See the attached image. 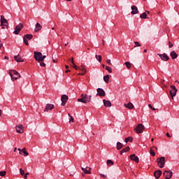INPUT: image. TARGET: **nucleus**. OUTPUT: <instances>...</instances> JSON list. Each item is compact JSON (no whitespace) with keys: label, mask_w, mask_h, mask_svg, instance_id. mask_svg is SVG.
Masks as SVG:
<instances>
[{"label":"nucleus","mask_w":179,"mask_h":179,"mask_svg":"<svg viewBox=\"0 0 179 179\" xmlns=\"http://www.w3.org/2000/svg\"><path fill=\"white\" fill-rule=\"evenodd\" d=\"M100 176L102 177V178H107V176L103 173H101Z\"/></svg>","instance_id":"nucleus-45"},{"label":"nucleus","mask_w":179,"mask_h":179,"mask_svg":"<svg viewBox=\"0 0 179 179\" xmlns=\"http://www.w3.org/2000/svg\"><path fill=\"white\" fill-rule=\"evenodd\" d=\"M170 94L172 99L177 95V88L174 85H171Z\"/></svg>","instance_id":"nucleus-7"},{"label":"nucleus","mask_w":179,"mask_h":179,"mask_svg":"<svg viewBox=\"0 0 179 179\" xmlns=\"http://www.w3.org/2000/svg\"><path fill=\"white\" fill-rule=\"evenodd\" d=\"M40 30H41V24H40V23L37 22L36 24L34 31L36 33H37L38 31H40Z\"/></svg>","instance_id":"nucleus-25"},{"label":"nucleus","mask_w":179,"mask_h":179,"mask_svg":"<svg viewBox=\"0 0 179 179\" xmlns=\"http://www.w3.org/2000/svg\"><path fill=\"white\" fill-rule=\"evenodd\" d=\"M53 62H55V59H53Z\"/></svg>","instance_id":"nucleus-62"},{"label":"nucleus","mask_w":179,"mask_h":179,"mask_svg":"<svg viewBox=\"0 0 179 179\" xmlns=\"http://www.w3.org/2000/svg\"><path fill=\"white\" fill-rule=\"evenodd\" d=\"M27 176H29V173H25L24 178L27 179Z\"/></svg>","instance_id":"nucleus-48"},{"label":"nucleus","mask_w":179,"mask_h":179,"mask_svg":"<svg viewBox=\"0 0 179 179\" xmlns=\"http://www.w3.org/2000/svg\"><path fill=\"white\" fill-rule=\"evenodd\" d=\"M52 30H55V27H52Z\"/></svg>","instance_id":"nucleus-59"},{"label":"nucleus","mask_w":179,"mask_h":179,"mask_svg":"<svg viewBox=\"0 0 179 179\" xmlns=\"http://www.w3.org/2000/svg\"><path fill=\"white\" fill-rule=\"evenodd\" d=\"M24 127L22 124H19V125L16 126V127H15L16 132L17 134H23L24 132Z\"/></svg>","instance_id":"nucleus-10"},{"label":"nucleus","mask_w":179,"mask_h":179,"mask_svg":"<svg viewBox=\"0 0 179 179\" xmlns=\"http://www.w3.org/2000/svg\"><path fill=\"white\" fill-rule=\"evenodd\" d=\"M130 149L129 146H127L124 149L120 150V155H122V153H127V152H129Z\"/></svg>","instance_id":"nucleus-26"},{"label":"nucleus","mask_w":179,"mask_h":179,"mask_svg":"<svg viewBox=\"0 0 179 179\" xmlns=\"http://www.w3.org/2000/svg\"><path fill=\"white\" fill-rule=\"evenodd\" d=\"M95 57L96 58L97 61H99V62H101V55H95Z\"/></svg>","instance_id":"nucleus-36"},{"label":"nucleus","mask_w":179,"mask_h":179,"mask_svg":"<svg viewBox=\"0 0 179 179\" xmlns=\"http://www.w3.org/2000/svg\"><path fill=\"white\" fill-rule=\"evenodd\" d=\"M2 115V110L0 109V117Z\"/></svg>","instance_id":"nucleus-55"},{"label":"nucleus","mask_w":179,"mask_h":179,"mask_svg":"<svg viewBox=\"0 0 179 179\" xmlns=\"http://www.w3.org/2000/svg\"><path fill=\"white\" fill-rule=\"evenodd\" d=\"M117 150H121V149H122V143L117 142Z\"/></svg>","instance_id":"nucleus-31"},{"label":"nucleus","mask_w":179,"mask_h":179,"mask_svg":"<svg viewBox=\"0 0 179 179\" xmlns=\"http://www.w3.org/2000/svg\"><path fill=\"white\" fill-rule=\"evenodd\" d=\"M131 15H137V13H139V10H138V7L136 6H131Z\"/></svg>","instance_id":"nucleus-17"},{"label":"nucleus","mask_w":179,"mask_h":179,"mask_svg":"<svg viewBox=\"0 0 179 179\" xmlns=\"http://www.w3.org/2000/svg\"><path fill=\"white\" fill-rule=\"evenodd\" d=\"M106 69L107 71L109 72V73H113V69H111V67L108 66H106Z\"/></svg>","instance_id":"nucleus-34"},{"label":"nucleus","mask_w":179,"mask_h":179,"mask_svg":"<svg viewBox=\"0 0 179 179\" xmlns=\"http://www.w3.org/2000/svg\"><path fill=\"white\" fill-rule=\"evenodd\" d=\"M150 12L148 10H145V12L143 13L141 15L140 17L141 19H148V15H149Z\"/></svg>","instance_id":"nucleus-21"},{"label":"nucleus","mask_w":179,"mask_h":179,"mask_svg":"<svg viewBox=\"0 0 179 179\" xmlns=\"http://www.w3.org/2000/svg\"><path fill=\"white\" fill-rule=\"evenodd\" d=\"M158 55L159 58L162 59V61H169V59H170V57H169V56L166 53H164L162 55L158 54Z\"/></svg>","instance_id":"nucleus-12"},{"label":"nucleus","mask_w":179,"mask_h":179,"mask_svg":"<svg viewBox=\"0 0 179 179\" xmlns=\"http://www.w3.org/2000/svg\"><path fill=\"white\" fill-rule=\"evenodd\" d=\"M130 159L133 162H135L136 163H139V157L136 156L135 154H132L130 155Z\"/></svg>","instance_id":"nucleus-15"},{"label":"nucleus","mask_w":179,"mask_h":179,"mask_svg":"<svg viewBox=\"0 0 179 179\" xmlns=\"http://www.w3.org/2000/svg\"><path fill=\"white\" fill-rule=\"evenodd\" d=\"M9 75L11 78V80H13V81L17 80V79H19V78H20V73L16 71V70H10Z\"/></svg>","instance_id":"nucleus-2"},{"label":"nucleus","mask_w":179,"mask_h":179,"mask_svg":"<svg viewBox=\"0 0 179 179\" xmlns=\"http://www.w3.org/2000/svg\"><path fill=\"white\" fill-rule=\"evenodd\" d=\"M83 171L85 172V174H92V172H90V170L92 169L90 167L87 166L86 168H81Z\"/></svg>","instance_id":"nucleus-20"},{"label":"nucleus","mask_w":179,"mask_h":179,"mask_svg":"<svg viewBox=\"0 0 179 179\" xmlns=\"http://www.w3.org/2000/svg\"><path fill=\"white\" fill-rule=\"evenodd\" d=\"M62 106H65L66 104V101H68V96L64 94L62 96Z\"/></svg>","instance_id":"nucleus-16"},{"label":"nucleus","mask_w":179,"mask_h":179,"mask_svg":"<svg viewBox=\"0 0 179 179\" xmlns=\"http://www.w3.org/2000/svg\"><path fill=\"white\" fill-rule=\"evenodd\" d=\"M144 130L145 126H143L142 124H138L137 127L134 129V131H136V134H142Z\"/></svg>","instance_id":"nucleus-6"},{"label":"nucleus","mask_w":179,"mask_h":179,"mask_svg":"<svg viewBox=\"0 0 179 179\" xmlns=\"http://www.w3.org/2000/svg\"><path fill=\"white\" fill-rule=\"evenodd\" d=\"M134 44H135V45H136V47H141V43H139V42H138V41H135V42H134Z\"/></svg>","instance_id":"nucleus-41"},{"label":"nucleus","mask_w":179,"mask_h":179,"mask_svg":"<svg viewBox=\"0 0 179 179\" xmlns=\"http://www.w3.org/2000/svg\"><path fill=\"white\" fill-rule=\"evenodd\" d=\"M96 91H97V94L100 96V97H104V96H106V92L104 91V90L101 88H98Z\"/></svg>","instance_id":"nucleus-11"},{"label":"nucleus","mask_w":179,"mask_h":179,"mask_svg":"<svg viewBox=\"0 0 179 179\" xmlns=\"http://www.w3.org/2000/svg\"><path fill=\"white\" fill-rule=\"evenodd\" d=\"M103 106H105L106 107L111 106V101H110L108 100L103 99Z\"/></svg>","instance_id":"nucleus-24"},{"label":"nucleus","mask_w":179,"mask_h":179,"mask_svg":"<svg viewBox=\"0 0 179 179\" xmlns=\"http://www.w3.org/2000/svg\"><path fill=\"white\" fill-rule=\"evenodd\" d=\"M23 29V24L20 23L15 28V31H13L14 34H19L20 33V30Z\"/></svg>","instance_id":"nucleus-8"},{"label":"nucleus","mask_w":179,"mask_h":179,"mask_svg":"<svg viewBox=\"0 0 179 179\" xmlns=\"http://www.w3.org/2000/svg\"><path fill=\"white\" fill-rule=\"evenodd\" d=\"M107 164L108 166H114V162L111 159H108Z\"/></svg>","instance_id":"nucleus-33"},{"label":"nucleus","mask_w":179,"mask_h":179,"mask_svg":"<svg viewBox=\"0 0 179 179\" xmlns=\"http://www.w3.org/2000/svg\"><path fill=\"white\" fill-rule=\"evenodd\" d=\"M151 156H156V153H155V150L150 149V152Z\"/></svg>","instance_id":"nucleus-38"},{"label":"nucleus","mask_w":179,"mask_h":179,"mask_svg":"<svg viewBox=\"0 0 179 179\" xmlns=\"http://www.w3.org/2000/svg\"><path fill=\"white\" fill-rule=\"evenodd\" d=\"M103 80H104V82H106V83H108V82L110 80V76L106 75V76H103Z\"/></svg>","instance_id":"nucleus-28"},{"label":"nucleus","mask_w":179,"mask_h":179,"mask_svg":"<svg viewBox=\"0 0 179 179\" xmlns=\"http://www.w3.org/2000/svg\"><path fill=\"white\" fill-rule=\"evenodd\" d=\"M24 43L25 45H28V44H29V41H27V39L26 38H24Z\"/></svg>","instance_id":"nucleus-40"},{"label":"nucleus","mask_w":179,"mask_h":179,"mask_svg":"<svg viewBox=\"0 0 179 179\" xmlns=\"http://www.w3.org/2000/svg\"><path fill=\"white\" fill-rule=\"evenodd\" d=\"M4 59H9V57L8 56H5Z\"/></svg>","instance_id":"nucleus-51"},{"label":"nucleus","mask_w":179,"mask_h":179,"mask_svg":"<svg viewBox=\"0 0 179 179\" xmlns=\"http://www.w3.org/2000/svg\"><path fill=\"white\" fill-rule=\"evenodd\" d=\"M20 173L21 176H24V170H23V169L22 168L20 169Z\"/></svg>","instance_id":"nucleus-39"},{"label":"nucleus","mask_w":179,"mask_h":179,"mask_svg":"<svg viewBox=\"0 0 179 179\" xmlns=\"http://www.w3.org/2000/svg\"><path fill=\"white\" fill-rule=\"evenodd\" d=\"M0 22H1V29H5V26L8 27L9 24L8 23V20L5 19V17L3 15H1Z\"/></svg>","instance_id":"nucleus-5"},{"label":"nucleus","mask_w":179,"mask_h":179,"mask_svg":"<svg viewBox=\"0 0 179 179\" xmlns=\"http://www.w3.org/2000/svg\"><path fill=\"white\" fill-rule=\"evenodd\" d=\"M163 174L165 176V179H170L173 177V171H164Z\"/></svg>","instance_id":"nucleus-9"},{"label":"nucleus","mask_w":179,"mask_h":179,"mask_svg":"<svg viewBox=\"0 0 179 179\" xmlns=\"http://www.w3.org/2000/svg\"><path fill=\"white\" fill-rule=\"evenodd\" d=\"M45 55H43L40 52H34V58L38 62H43V61L45 59Z\"/></svg>","instance_id":"nucleus-3"},{"label":"nucleus","mask_w":179,"mask_h":179,"mask_svg":"<svg viewBox=\"0 0 179 179\" xmlns=\"http://www.w3.org/2000/svg\"><path fill=\"white\" fill-rule=\"evenodd\" d=\"M41 62L40 63L41 66H45V63H44L43 62Z\"/></svg>","instance_id":"nucleus-46"},{"label":"nucleus","mask_w":179,"mask_h":179,"mask_svg":"<svg viewBox=\"0 0 179 179\" xmlns=\"http://www.w3.org/2000/svg\"><path fill=\"white\" fill-rule=\"evenodd\" d=\"M24 38L27 40H31L33 38V35L32 34H27L24 36Z\"/></svg>","instance_id":"nucleus-30"},{"label":"nucleus","mask_w":179,"mask_h":179,"mask_svg":"<svg viewBox=\"0 0 179 179\" xmlns=\"http://www.w3.org/2000/svg\"><path fill=\"white\" fill-rule=\"evenodd\" d=\"M165 160H166V158H164V157H161L157 159L158 166L159 167H160V169H163V167H164Z\"/></svg>","instance_id":"nucleus-4"},{"label":"nucleus","mask_w":179,"mask_h":179,"mask_svg":"<svg viewBox=\"0 0 179 179\" xmlns=\"http://www.w3.org/2000/svg\"><path fill=\"white\" fill-rule=\"evenodd\" d=\"M124 65H126L127 69H131V67L132 66V65L131 64V63H129V62H126L124 63Z\"/></svg>","instance_id":"nucleus-32"},{"label":"nucleus","mask_w":179,"mask_h":179,"mask_svg":"<svg viewBox=\"0 0 179 179\" xmlns=\"http://www.w3.org/2000/svg\"><path fill=\"white\" fill-rule=\"evenodd\" d=\"M148 107H149L150 108H151V110H152L153 111H156V108H153V106H152L151 104H149V105H148Z\"/></svg>","instance_id":"nucleus-42"},{"label":"nucleus","mask_w":179,"mask_h":179,"mask_svg":"<svg viewBox=\"0 0 179 179\" xmlns=\"http://www.w3.org/2000/svg\"><path fill=\"white\" fill-rule=\"evenodd\" d=\"M2 45H3L2 43L0 42V50L2 48Z\"/></svg>","instance_id":"nucleus-52"},{"label":"nucleus","mask_w":179,"mask_h":179,"mask_svg":"<svg viewBox=\"0 0 179 179\" xmlns=\"http://www.w3.org/2000/svg\"><path fill=\"white\" fill-rule=\"evenodd\" d=\"M54 104H51V103H48L45 106V108L44 110V111L48 113V111H51V110H52L54 108Z\"/></svg>","instance_id":"nucleus-13"},{"label":"nucleus","mask_w":179,"mask_h":179,"mask_svg":"<svg viewBox=\"0 0 179 179\" xmlns=\"http://www.w3.org/2000/svg\"><path fill=\"white\" fill-rule=\"evenodd\" d=\"M169 48H173V47H174V45H173V43H171V42H169Z\"/></svg>","instance_id":"nucleus-43"},{"label":"nucleus","mask_w":179,"mask_h":179,"mask_svg":"<svg viewBox=\"0 0 179 179\" xmlns=\"http://www.w3.org/2000/svg\"><path fill=\"white\" fill-rule=\"evenodd\" d=\"M170 55H171L172 59H176V58L178 57V55H177V53L174 50L171 52Z\"/></svg>","instance_id":"nucleus-22"},{"label":"nucleus","mask_w":179,"mask_h":179,"mask_svg":"<svg viewBox=\"0 0 179 179\" xmlns=\"http://www.w3.org/2000/svg\"><path fill=\"white\" fill-rule=\"evenodd\" d=\"M144 52H148V50L145 49V50H144Z\"/></svg>","instance_id":"nucleus-57"},{"label":"nucleus","mask_w":179,"mask_h":179,"mask_svg":"<svg viewBox=\"0 0 179 179\" xmlns=\"http://www.w3.org/2000/svg\"><path fill=\"white\" fill-rule=\"evenodd\" d=\"M65 45V47H66V45H68V43H65V45Z\"/></svg>","instance_id":"nucleus-60"},{"label":"nucleus","mask_w":179,"mask_h":179,"mask_svg":"<svg viewBox=\"0 0 179 179\" xmlns=\"http://www.w3.org/2000/svg\"><path fill=\"white\" fill-rule=\"evenodd\" d=\"M86 72L83 71L81 73H78V75H81L82 76H83V75H85Z\"/></svg>","instance_id":"nucleus-49"},{"label":"nucleus","mask_w":179,"mask_h":179,"mask_svg":"<svg viewBox=\"0 0 179 179\" xmlns=\"http://www.w3.org/2000/svg\"><path fill=\"white\" fill-rule=\"evenodd\" d=\"M6 176V171H0V177H5Z\"/></svg>","instance_id":"nucleus-35"},{"label":"nucleus","mask_w":179,"mask_h":179,"mask_svg":"<svg viewBox=\"0 0 179 179\" xmlns=\"http://www.w3.org/2000/svg\"><path fill=\"white\" fill-rule=\"evenodd\" d=\"M80 71H83V72H87L86 71V68H85V67L80 68Z\"/></svg>","instance_id":"nucleus-44"},{"label":"nucleus","mask_w":179,"mask_h":179,"mask_svg":"<svg viewBox=\"0 0 179 179\" xmlns=\"http://www.w3.org/2000/svg\"><path fill=\"white\" fill-rule=\"evenodd\" d=\"M178 84H179V82H178Z\"/></svg>","instance_id":"nucleus-64"},{"label":"nucleus","mask_w":179,"mask_h":179,"mask_svg":"<svg viewBox=\"0 0 179 179\" xmlns=\"http://www.w3.org/2000/svg\"><path fill=\"white\" fill-rule=\"evenodd\" d=\"M92 100V96L87 95V94H81V98L78 99V101L79 103H84V104H86V103H90Z\"/></svg>","instance_id":"nucleus-1"},{"label":"nucleus","mask_w":179,"mask_h":179,"mask_svg":"<svg viewBox=\"0 0 179 179\" xmlns=\"http://www.w3.org/2000/svg\"><path fill=\"white\" fill-rule=\"evenodd\" d=\"M14 59L17 62H24V59H23V58H22L19 55H15Z\"/></svg>","instance_id":"nucleus-18"},{"label":"nucleus","mask_w":179,"mask_h":179,"mask_svg":"<svg viewBox=\"0 0 179 179\" xmlns=\"http://www.w3.org/2000/svg\"><path fill=\"white\" fill-rule=\"evenodd\" d=\"M176 82H178V80H176Z\"/></svg>","instance_id":"nucleus-63"},{"label":"nucleus","mask_w":179,"mask_h":179,"mask_svg":"<svg viewBox=\"0 0 179 179\" xmlns=\"http://www.w3.org/2000/svg\"><path fill=\"white\" fill-rule=\"evenodd\" d=\"M103 45H104V40H103Z\"/></svg>","instance_id":"nucleus-61"},{"label":"nucleus","mask_w":179,"mask_h":179,"mask_svg":"<svg viewBox=\"0 0 179 179\" xmlns=\"http://www.w3.org/2000/svg\"><path fill=\"white\" fill-rule=\"evenodd\" d=\"M166 136H167L168 138H171L170 134L166 133Z\"/></svg>","instance_id":"nucleus-50"},{"label":"nucleus","mask_w":179,"mask_h":179,"mask_svg":"<svg viewBox=\"0 0 179 179\" xmlns=\"http://www.w3.org/2000/svg\"><path fill=\"white\" fill-rule=\"evenodd\" d=\"M69 117H70V119H69V122H73L74 120H73V117H72L71 115V114H68Z\"/></svg>","instance_id":"nucleus-37"},{"label":"nucleus","mask_w":179,"mask_h":179,"mask_svg":"<svg viewBox=\"0 0 179 179\" xmlns=\"http://www.w3.org/2000/svg\"><path fill=\"white\" fill-rule=\"evenodd\" d=\"M162 172L160 170H157L154 172V176L157 179L160 178V176H162Z\"/></svg>","instance_id":"nucleus-19"},{"label":"nucleus","mask_w":179,"mask_h":179,"mask_svg":"<svg viewBox=\"0 0 179 179\" xmlns=\"http://www.w3.org/2000/svg\"><path fill=\"white\" fill-rule=\"evenodd\" d=\"M106 62L108 64V65H111V60L107 59Z\"/></svg>","instance_id":"nucleus-47"},{"label":"nucleus","mask_w":179,"mask_h":179,"mask_svg":"<svg viewBox=\"0 0 179 179\" xmlns=\"http://www.w3.org/2000/svg\"><path fill=\"white\" fill-rule=\"evenodd\" d=\"M16 150H17V148H14V152H16Z\"/></svg>","instance_id":"nucleus-56"},{"label":"nucleus","mask_w":179,"mask_h":179,"mask_svg":"<svg viewBox=\"0 0 179 179\" xmlns=\"http://www.w3.org/2000/svg\"><path fill=\"white\" fill-rule=\"evenodd\" d=\"M18 151L20 155H22V156H29V152H27V151H26V148H18Z\"/></svg>","instance_id":"nucleus-14"},{"label":"nucleus","mask_w":179,"mask_h":179,"mask_svg":"<svg viewBox=\"0 0 179 179\" xmlns=\"http://www.w3.org/2000/svg\"><path fill=\"white\" fill-rule=\"evenodd\" d=\"M153 141H155V139H154V138H152V139H151V142H153Z\"/></svg>","instance_id":"nucleus-58"},{"label":"nucleus","mask_w":179,"mask_h":179,"mask_svg":"<svg viewBox=\"0 0 179 179\" xmlns=\"http://www.w3.org/2000/svg\"><path fill=\"white\" fill-rule=\"evenodd\" d=\"M68 72H71V71H69V70L67 69V70L65 71L66 73H68Z\"/></svg>","instance_id":"nucleus-53"},{"label":"nucleus","mask_w":179,"mask_h":179,"mask_svg":"<svg viewBox=\"0 0 179 179\" xmlns=\"http://www.w3.org/2000/svg\"><path fill=\"white\" fill-rule=\"evenodd\" d=\"M134 141V138L132 137H127L124 139V142L126 143H128V142H132Z\"/></svg>","instance_id":"nucleus-29"},{"label":"nucleus","mask_w":179,"mask_h":179,"mask_svg":"<svg viewBox=\"0 0 179 179\" xmlns=\"http://www.w3.org/2000/svg\"><path fill=\"white\" fill-rule=\"evenodd\" d=\"M71 64H73V68H75L76 71L80 69V68H79L78 66H76V64H75V62H73V58L71 59Z\"/></svg>","instance_id":"nucleus-27"},{"label":"nucleus","mask_w":179,"mask_h":179,"mask_svg":"<svg viewBox=\"0 0 179 179\" xmlns=\"http://www.w3.org/2000/svg\"><path fill=\"white\" fill-rule=\"evenodd\" d=\"M124 106L126 108H129V110H132V108H134V104L131 102L129 103H124Z\"/></svg>","instance_id":"nucleus-23"},{"label":"nucleus","mask_w":179,"mask_h":179,"mask_svg":"<svg viewBox=\"0 0 179 179\" xmlns=\"http://www.w3.org/2000/svg\"><path fill=\"white\" fill-rule=\"evenodd\" d=\"M65 68H66V69H68V68H69V66L68 65H66Z\"/></svg>","instance_id":"nucleus-54"}]
</instances>
